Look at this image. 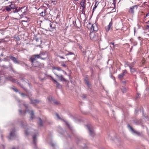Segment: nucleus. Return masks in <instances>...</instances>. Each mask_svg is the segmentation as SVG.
I'll list each match as a JSON object with an SVG mask.
<instances>
[{
	"instance_id": "1",
	"label": "nucleus",
	"mask_w": 149,
	"mask_h": 149,
	"mask_svg": "<svg viewBox=\"0 0 149 149\" xmlns=\"http://www.w3.org/2000/svg\"><path fill=\"white\" fill-rule=\"evenodd\" d=\"M90 39L93 41H96L98 40L99 37L98 34L95 32H91L90 34Z\"/></svg>"
},
{
	"instance_id": "2",
	"label": "nucleus",
	"mask_w": 149,
	"mask_h": 149,
	"mask_svg": "<svg viewBox=\"0 0 149 149\" xmlns=\"http://www.w3.org/2000/svg\"><path fill=\"white\" fill-rule=\"evenodd\" d=\"M138 8V6L136 5L131 6L130 7L128 10V12L131 14L133 15L135 11L137 10Z\"/></svg>"
},
{
	"instance_id": "3",
	"label": "nucleus",
	"mask_w": 149,
	"mask_h": 149,
	"mask_svg": "<svg viewBox=\"0 0 149 149\" xmlns=\"http://www.w3.org/2000/svg\"><path fill=\"white\" fill-rule=\"evenodd\" d=\"M40 56L38 54H35L32 55L30 58V60L32 63L33 66L34 67H36V65H35L34 64L35 61H36L37 59L40 58Z\"/></svg>"
},
{
	"instance_id": "4",
	"label": "nucleus",
	"mask_w": 149,
	"mask_h": 149,
	"mask_svg": "<svg viewBox=\"0 0 149 149\" xmlns=\"http://www.w3.org/2000/svg\"><path fill=\"white\" fill-rule=\"evenodd\" d=\"M54 74L56 76L58 79L61 81L66 82L67 80L63 77L62 75H58L55 71H53Z\"/></svg>"
},
{
	"instance_id": "5",
	"label": "nucleus",
	"mask_w": 149,
	"mask_h": 149,
	"mask_svg": "<svg viewBox=\"0 0 149 149\" xmlns=\"http://www.w3.org/2000/svg\"><path fill=\"white\" fill-rule=\"evenodd\" d=\"M122 73L119 74L118 75V78L119 79H122L124 77L125 74L127 73V71L126 70H123L122 71Z\"/></svg>"
},
{
	"instance_id": "6",
	"label": "nucleus",
	"mask_w": 149,
	"mask_h": 149,
	"mask_svg": "<svg viewBox=\"0 0 149 149\" xmlns=\"http://www.w3.org/2000/svg\"><path fill=\"white\" fill-rule=\"evenodd\" d=\"M49 76L51 78L52 80L54 81V83L56 84L57 88H61V85L58 82H57L51 76Z\"/></svg>"
},
{
	"instance_id": "7",
	"label": "nucleus",
	"mask_w": 149,
	"mask_h": 149,
	"mask_svg": "<svg viewBox=\"0 0 149 149\" xmlns=\"http://www.w3.org/2000/svg\"><path fill=\"white\" fill-rule=\"evenodd\" d=\"M86 127L89 130L90 135L91 136H93L95 134L92 127L88 125H87Z\"/></svg>"
},
{
	"instance_id": "8",
	"label": "nucleus",
	"mask_w": 149,
	"mask_h": 149,
	"mask_svg": "<svg viewBox=\"0 0 149 149\" xmlns=\"http://www.w3.org/2000/svg\"><path fill=\"white\" fill-rule=\"evenodd\" d=\"M127 126L128 128L130 129L132 133L135 134L138 136H140L141 135V134L140 132L135 130L129 125L128 124L127 125Z\"/></svg>"
},
{
	"instance_id": "9",
	"label": "nucleus",
	"mask_w": 149,
	"mask_h": 149,
	"mask_svg": "<svg viewBox=\"0 0 149 149\" xmlns=\"http://www.w3.org/2000/svg\"><path fill=\"white\" fill-rule=\"evenodd\" d=\"M23 8H24L23 7H21V8H19L18 9L16 8H15V10L13 11V12L14 13H16L21 11V12H22V13L21 14V15H23L26 12V11H22V9Z\"/></svg>"
},
{
	"instance_id": "10",
	"label": "nucleus",
	"mask_w": 149,
	"mask_h": 149,
	"mask_svg": "<svg viewBox=\"0 0 149 149\" xmlns=\"http://www.w3.org/2000/svg\"><path fill=\"white\" fill-rule=\"evenodd\" d=\"M56 117H57V118L59 120H63L65 122L66 124L67 125L68 127L69 128H70V124L65 120H64L63 118H61V117H60L58 115L57 113H56Z\"/></svg>"
},
{
	"instance_id": "11",
	"label": "nucleus",
	"mask_w": 149,
	"mask_h": 149,
	"mask_svg": "<svg viewBox=\"0 0 149 149\" xmlns=\"http://www.w3.org/2000/svg\"><path fill=\"white\" fill-rule=\"evenodd\" d=\"M91 29L94 31H97L98 30V27L96 24H93L92 25Z\"/></svg>"
},
{
	"instance_id": "12",
	"label": "nucleus",
	"mask_w": 149,
	"mask_h": 149,
	"mask_svg": "<svg viewBox=\"0 0 149 149\" xmlns=\"http://www.w3.org/2000/svg\"><path fill=\"white\" fill-rule=\"evenodd\" d=\"M15 130H13L10 133V136L8 137L9 139H12L13 138L15 137Z\"/></svg>"
},
{
	"instance_id": "13",
	"label": "nucleus",
	"mask_w": 149,
	"mask_h": 149,
	"mask_svg": "<svg viewBox=\"0 0 149 149\" xmlns=\"http://www.w3.org/2000/svg\"><path fill=\"white\" fill-rule=\"evenodd\" d=\"M9 58L12 60V61L15 63H19V62L18 61H17V58H15V57L12 56H10Z\"/></svg>"
},
{
	"instance_id": "14",
	"label": "nucleus",
	"mask_w": 149,
	"mask_h": 149,
	"mask_svg": "<svg viewBox=\"0 0 149 149\" xmlns=\"http://www.w3.org/2000/svg\"><path fill=\"white\" fill-rule=\"evenodd\" d=\"M113 23L111 21L109 23V25L105 27V29L107 31H108L110 29L111 27L112 26Z\"/></svg>"
},
{
	"instance_id": "15",
	"label": "nucleus",
	"mask_w": 149,
	"mask_h": 149,
	"mask_svg": "<svg viewBox=\"0 0 149 149\" xmlns=\"http://www.w3.org/2000/svg\"><path fill=\"white\" fill-rule=\"evenodd\" d=\"M86 0H81L80 2V4L82 8H86Z\"/></svg>"
},
{
	"instance_id": "16",
	"label": "nucleus",
	"mask_w": 149,
	"mask_h": 149,
	"mask_svg": "<svg viewBox=\"0 0 149 149\" xmlns=\"http://www.w3.org/2000/svg\"><path fill=\"white\" fill-rule=\"evenodd\" d=\"M84 81L85 82V83L86 84H87V86L88 87H90L91 86V85L89 83V82L88 81V77H86L84 79Z\"/></svg>"
},
{
	"instance_id": "17",
	"label": "nucleus",
	"mask_w": 149,
	"mask_h": 149,
	"mask_svg": "<svg viewBox=\"0 0 149 149\" xmlns=\"http://www.w3.org/2000/svg\"><path fill=\"white\" fill-rule=\"evenodd\" d=\"M52 70H56L58 71H62V70L61 68L59 67H52Z\"/></svg>"
},
{
	"instance_id": "18",
	"label": "nucleus",
	"mask_w": 149,
	"mask_h": 149,
	"mask_svg": "<svg viewBox=\"0 0 149 149\" xmlns=\"http://www.w3.org/2000/svg\"><path fill=\"white\" fill-rule=\"evenodd\" d=\"M97 2H98V1H97L95 3V5L94 6V8L93 9V11H92L93 13L95 9L97 7L98 4H99V3H97Z\"/></svg>"
},
{
	"instance_id": "19",
	"label": "nucleus",
	"mask_w": 149,
	"mask_h": 149,
	"mask_svg": "<svg viewBox=\"0 0 149 149\" xmlns=\"http://www.w3.org/2000/svg\"><path fill=\"white\" fill-rule=\"evenodd\" d=\"M39 122H38V125L40 126H41L42 125V121L40 118H38Z\"/></svg>"
},
{
	"instance_id": "20",
	"label": "nucleus",
	"mask_w": 149,
	"mask_h": 149,
	"mask_svg": "<svg viewBox=\"0 0 149 149\" xmlns=\"http://www.w3.org/2000/svg\"><path fill=\"white\" fill-rule=\"evenodd\" d=\"M33 143L36 145V135H34L33 137Z\"/></svg>"
},
{
	"instance_id": "21",
	"label": "nucleus",
	"mask_w": 149,
	"mask_h": 149,
	"mask_svg": "<svg viewBox=\"0 0 149 149\" xmlns=\"http://www.w3.org/2000/svg\"><path fill=\"white\" fill-rule=\"evenodd\" d=\"M9 6L10 7V8H11V9H14L16 8L15 5L12 3H11L9 5Z\"/></svg>"
},
{
	"instance_id": "22",
	"label": "nucleus",
	"mask_w": 149,
	"mask_h": 149,
	"mask_svg": "<svg viewBox=\"0 0 149 149\" xmlns=\"http://www.w3.org/2000/svg\"><path fill=\"white\" fill-rule=\"evenodd\" d=\"M10 7L9 6H6L5 7V9L6 10L8 11V12H10V11L11 10V9L10 8Z\"/></svg>"
},
{
	"instance_id": "23",
	"label": "nucleus",
	"mask_w": 149,
	"mask_h": 149,
	"mask_svg": "<svg viewBox=\"0 0 149 149\" xmlns=\"http://www.w3.org/2000/svg\"><path fill=\"white\" fill-rule=\"evenodd\" d=\"M31 118L33 119L34 118V113L33 111H32L30 113Z\"/></svg>"
},
{
	"instance_id": "24",
	"label": "nucleus",
	"mask_w": 149,
	"mask_h": 149,
	"mask_svg": "<svg viewBox=\"0 0 149 149\" xmlns=\"http://www.w3.org/2000/svg\"><path fill=\"white\" fill-rule=\"evenodd\" d=\"M14 38L15 39V41H18L20 40V38L18 36H15Z\"/></svg>"
},
{
	"instance_id": "25",
	"label": "nucleus",
	"mask_w": 149,
	"mask_h": 149,
	"mask_svg": "<svg viewBox=\"0 0 149 149\" xmlns=\"http://www.w3.org/2000/svg\"><path fill=\"white\" fill-rule=\"evenodd\" d=\"M44 12H42L40 13V16H44L45 15V13L46 12V11L45 10H44Z\"/></svg>"
},
{
	"instance_id": "26",
	"label": "nucleus",
	"mask_w": 149,
	"mask_h": 149,
	"mask_svg": "<svg viewBox=\"0 0 149 149\" xmlns=\"http://www.w3.org/2000/svg\"><path fill=\"white\" fill-rule=\"evenodd\" d=\"M130 71L132 73H134L136 71V69L134 68H130Z\"/></svg>"
},
{
	"instance_id": "27",
	"label": "nucleus",
	"mask_w": 149,
	"mask_h": 149,
	"mask_svg": "<svg viewBox=\"0 0 149 149\" xmlns=\"http://www.w3.org/2000/svg\"><path fill=\"white\" fill-rule=\"evenodd\" d=\"M121 90L123 93H126L127 91V89L123 87H122Z\"/></svg>"
},
{
	"instance_id": "28",
	"label": "nucleus",
	"mask_w": 149,
	"mask_h": 149,
	"mask_svg": "<svg viewBox=\"0 0 149 149\" xmlns=\"http://www.w3.org/2000/svg\"><path fill=\"white\" fill-rule=\"evenodd\" d=\"M24 106L25 107L26 109V111H25L24 112V114L25 113L26 111H27V112H28L29 110L28 109V105L27 104H24Z\"/></svg>"
},
{
	"instance_id": "29",
	"label": "nucleus",
	"mask_w": 149,
	"mask_h": 149,
	"mask_svg": "<svg viewBox=\"0 0 149 149\" xmlns=\"http://www.w3.org/2000/svg\"><path fill=\"white\" fill-rule=\"evenodd\" d=\"M135 63L134 62L130 63V68H132L134 66Z\"/></svg>"
},
{
	"instance_id": "30",
	"label": "nucleus",
	"mask_w": 149,
	"mask_h": 149,
	"mask_svg": "<svg viewBox=\"0 0 149 149\" xmlns=\"http://www.w3.org/2000/svg\"><path fill=\"white\" fill-rule=\"evenodd\" d=\"M31 102L32 104H34L38 103L39 102V101L37 100H31Z\"/></svg>"
},
{
	"instance_id": "31",
	"label": "nucleus",
	"mask_w": 149,
	"mask_h": 149,
	"mask_svg": "<svg viewBox=\"0 0 149 149\" xmlns=\"http://www.w3.org/2000/svg\"><path fill=\"white\" fill-rule=\"evenodd\" d=\"M130 63L129 62H127L125 63V67H126V66H128L130 67Z\"/></svg>"
},
{
	"instance_id": "32",
	"label": "nucleus",
	"mask_w": 149,
	"mask_h": 149,
	"mask_svg": "<svg viewBox=\"0 0 149 149\" xmlns=\"http://www.w3.org/2000/svg\"><path fill=\"white\" fill-rule=\"evenodd\" d=\"M53 23L52 22H51L49 24L50 26L52 29H54L55 28L54 26H53Z\"/></svg>"
},
{
	"instance_id": "33",
	"label": "nucleus",
	"mask_w": 149,
	"mask_h": 149,
	"mask_svg": "<svg viewBox=\"0 0 149 149\" xmlns=\"http://www.w3.org/2000/svg\"><path fill=\"white\" fill-rule=\"evenodd\" d=\"M86 8H82V9L81 10L82 13L84 15H85V9Z\"/></svg>"
},
{
	"instance_id": "34",
	"label": "nucleus",
	"mask_w": 149,
	"mask_h": 149,
	"mask_svg": "<svg viewBox=\"0 0 149 149\" xmlns=\"http://www.w3.org/2000/svg\"><path fill=\"white\" fill-rule=\"evenodd\" d=\"M47 99L49 101V102H51L53 100L52 97V96H49V97H48Z\"/></svg>"
},
{
	"instance_id": "35",
	"label": "nucleus",
	"mask_w": 149,
	"mask_h": 149,
	"mask_svg": "<svg viewBox=\"0 0 149 149\" xmlns=\"http://www.w3.org/2000/svg\"><path fill=\"white\" fill-rule=\"evenodd\" d=\"M38 55L39 56H40V57H41V56H42L45 55V53L44 52H42L40 53V54Z\"/></svg>"
},
{
	"instance_id": "36",
	"label": "nucleus",
	"mask_w": 149,
	"mask_h": 149,
	"mask_svg": "<svg viewBox=\"0 0 149 149\" xmlns=\"http://www.w3.org/2000/svg\"><path fill=\"white\" fill-rule=\"evenodd\" d=\"M47 57V56L46 57H42V56H41V57H40V58L41 59L45 60Z\"/></svg>"
},
{
	"instance_id": "37",
	"label": "nucleus",
	"mask_w": 149,
	"mask_h": 149,
	"mask_svg": "<svg viewBox=\"0 0 149 149\" xmlns=\"http://www.w3.org/2000/svg\"><path fill=\"white\" fill-rule=\"evenodd\" d=\"M25 134L26 135H28L29 134V133L27 132V130H25Z\"/></svg>"
},
{
	"instance_id": "38",
	"label": "nucleus",
	"mask_w": 149,
	"mask_h": 149,
	"mask_svg": "<svg viewBox=\"0 0 149 149\" xmlns=\"http://www.w3.org/2000/svg\"><path fill=\"white\" fill-rule=\"evenodd\" d=\"M12 81L13 82L16 83L17 82V80L14 79H12Z\"/></svg>"
},
{
	"instance_id": "39",
	"label": "nucleus",
	"mask_w": 149,
	"mask_h": 149,
	"mask_svg": "<svg viewBox=\"0 0 149 149\" xmlns=\"http://www.w3.org/2000/svg\"><path fill=\"white\" fill-rule=\"evenodd\" d=\"M149 29V25H147L145 27L146 29Z\"/></svg>"
},
{
	"instance_id": "40",
	"label": "nucleus",
	"mask_w": 149,
	"mask_h": 149,
	"mask_svg": "<svg viewBox=\"0 0 149 149\" xmlns=\"http://www.w3.org/2000/svg\"><path fill=\"white\" fill-rule=\"evenodd\" d=\"M73 54L72 52H69V53L66 54V55L67 56V55H72V54Z\"/></svg>"
},
{
	"instance_id": "41",
	"label": "nucleus",
	"mask_w": 149,
	"mask_h": 149,
	"mask_svg": "<svg viewBox=\"0 0 149 149\" xmlns=\"http://www.w3.org/2000/svg\"><path fill=\"white\" fill-rule=\"evenodd\" d=\"M121 82L124 85H125L126 84V81H122Z\"/></svg>"
},
{
	"instance_id": "42",
	"label": "nucleus",
	"mask_w": 149,
	"mask_h": 149,
	"mask_svg": "<svg viewBox=\"0 0 149 149\" xmlns=\"http://www.w3.org/2000/svg\"><path fill=\"white\" fill-rule=\"evenodd\" d=\"M13 90L16 92H18V90L16 88H13Z\"/></svg>"
},
{
	"instance_id": "43",
	"label": "nucleus",
	"mask_w": 149,
	"mask_h": 149,
	"mask_svg": "<svg viewBox=\"0 0 149 149\" xmlns=\"http://www.w3.org/2000/svg\"><path fill=\"white\" fill-rule=\"evenodd\" d=\"M140 95L139 94H137V95L135 98V99L136 100L137 99L138 97L139 96V95Z\"/></svg>"
},
{
	"instance_id": "44",
	"label": "nucleus",
	"mask_w": 149,
	"mask_h": 149,
	"mask_svg": "<svg viewBox=\"0 0 149 149\" xmlns=\"http://www.w3.org/2000/svg\"><path fill=\"white\" fill-rule=\"evenodd\" d=\"M110 45H113V47H114L115 45H114V43L113 42H111L110 44Z\"/></svg>"
},
{
	"instance_id": "45",
	"label": "nucleus",
	"mask_w": 149,
	"mask_h": 149,
	"mask_svg": "<svg viewBox=\"0 0 149 149\" xmlns=\"http://www.w3.org/2000/svg\"><path fill=\"white\" fill-rule=\"evenodd\" d=\"M62 66H63V67H66V65L64 63H63L62 64Z\"/></svg>"
},
{
	"instance_id": "46",
	"label": "nucleus",
	"mask_w": 149,
	"mask_h": 149,
	"mask_svg": "<svg viewBox=\"0 0 149 149\" xmlns=\"http://www.w3.org/2000/svg\"><path fill=\"white\" fill-rule=\"evenodd\" d=\"M51 146L52 147H53L54 148H55V146H56V145L55 144H54V143H52L51 144Z\"/></svg>"
},
{
	"instance_id": "47",
	"label": "nucleus",
	"mask_w": 149,
	"mask_h": 149,
	"mask_svg": "<svg viewBox=\"0 0 149 149\" xmlns=\"http://www.w3.org/2000/svg\"><path fill=\"white\" fill-rule=\"evenodd\" d=\"M25 124V123L24 122H22L21 123V125L22 127H23Z\"/></svg>"
},
{
	"instance_id": "48",
	"label": "nucleus",
	"mask_w": 149,
	"mask_h": 149,
	"mask_svg": "<svg viewBox=\"0 0 149 149\" xmlns=\"http://www.w3.org/2000/svg\"><path fill=\"white\" fill-rule=\"evenodd\" d=\"M82 97L83 98H85L86 97V95L84 94L83 95Z\"/></svg>"
},
{
	"instance_id": "49",
	"label": "nucleus",
	"mask_w": 149,
	"mask_h": 149,
	"mask_svg": "<svg viewBox=\"0 0 149 149\" xmlns=\"http://www.w3.org/2000/svg\"><path fill=\"white\" fill-rule=\"evenodd\" d=\"M73 1V2L74 3H75V2H76L77 1H78L79 0H72Z\"/></svg>"
},
{
	"instance_id": "50",
	"label": "nucleus",
	"mask_w": 149,
	"mask_h": 149,
	"mask_svg": "<svg viewBox=\"0 0 149 149\" xmlns=\"http://www.w3.org/2000/svg\"><path fill=\"white\" fill-rule=\"evenodd\" d=\"M4 40V39H0V43H1V42H3Z\"/></svg>"
},
{
	"instance_id": "51",
	"label": "nucleus",
	"mask_w": 149,
	"mask_h": 149,
	"mask_svg": "<svg viewBox=\"0 0 149 149\" xmlns=\"http://www.w3.org/2000/svg\"><path fill=\"white\" fill-rule=\"evenodd\" d=\"M59 57L61 58H62V59H64V58L62 56H59Z\"/></svg>"
},
{
	"instance_id": "52",
	"label": "nucleus",
	"mask_w": 149,
	"mask_h": 149,
	"mask_svg": "<svg viewBox=\"0 0 149 149\" xmlns=\"http://www.w3.org/2000/svg\"><path fill=\"white\" fill-rule=\"evenodd\" d=\"M62 71H63V73L65 74H67V73H66V72L65 71H64V70H62Z\"/></svg>"
},
{
	"instance_id": "53",
	"label": "nucleus",
	"mask_w": 149,
	"mask_h": 149,
	"mask_svg": "<svg viewBox=\"0 0 149 149\" xmlns=\"http://www.w3.org/2000/svg\"><path fill=\"white\" fill-rule=\"evenodd\" d=\"M20 94H21V95L22 96H24L25 95L23 93H21Z\"/></svg>"
},
{
	"instance_id": "54",
	"label": "nucleus",
	"mask_w": 149,
	"mask_h": 149,
	"mask_svg": "<svg viewBox=\"0 0 149 149\" xmlns=\"http://www.w3.org/2000/svg\"><path fill=\"white\" fill-rule=\"evenodd\" d=\"M149 16V12L147 14H146V17H148V16Z\"/></svg>"
},
{
	"instance_id": "55",
	"label": "nucleus",
	"mask_w": 149,
	"mask_h": 149,
	"mask_svg": "<svg viewBox=\"0 0 149 149\" xmlns=\"http://www.w3.org/2000/svg\"><path fill=\"white\" fill-rule=\"evenodd\" d=\"M54 103L56 104H58L59 103L58 102H54Z\"/></svg>"
},
{
	"instance_id": "56",
	"label": "nucleus",
	"mask_w": 149,
	"mask_h": 149,
	"mask_svg": "<svg viewBox=\"0 0 149 149\" xmlns=\"http://www.w3.org/2000/svg\"><path fill=\"white\" fill-rule=\"evenodd\" d=\"M52 1L53 2H55V1H56V0H52Z\"/></svg>"
},
{
	"instance_id": "57",
	"label": "nucleus",
	"mask_w": 149,
	"mask_h": 149,
	"mask_svg": "<svg viewBox=\"0 0 149 149\" xmlns=\"http://www.w3.org/2000/svg\"><path fill=\"white\" fill-rule=\"evenodd\" d=\"M19 112L21 114L22 113V110H19Z\"/></svg>"
},
{
	"instance_id": "58",
	"label": "nucleus",
	"mask_w": 149,
	"mask_h": 149,
	"mask_svg": "<svg viewBox=\"0 0 149 149\" xmlns=\"http://www.w3.org/2000/svg\"><path fill=\"white\" fill-rule=\"evenodd\" d=\"M2 146H3V148H5V146L3 145Z\"/></svg>"
},
{
	"instance_id": "59",
	"label": "nucleus",
	"mask_w": 149,
	"mask_h": 149,
	"mask_svg": "<svg viewBox=\"0 0 149 149\" xmlns=\"http://www.w3.org/2000/svg\"><path fill=\"white\" fill-rule=\"evenodd\" d=\"M113 3L114 4H115V3H116V2H115V1H114H114H113Z\"/></svg>"
},
{
	"instance_id": "60",
	"label": "nucleus",
	"mask_w": 149,
	"mask_h": 149,
	"mask_svg": "<svg viewBox=\"0 0 149 149\" xmlns=\"http://www.w3.org/2000/svg\"><path fill=\"white\" fill-rule=\"evenodd\" d=\"M134 32H135V28H134Z\"/></svg>"
},
{
	"instance_id": "61",
	"label": "nucleus",
	"mask_w": 149,
	"mask_h": 149,
	"mask_svg": "<svg viewBox=\"0 0 149 149\" xmlns=\"http://www.w3.org/2000/svg\"><path fill=\"white\" fill-rule=\"evenodd\" d=\"M1 138H2V135H1Z\"/></svg>"
},
{
	"instance_id": "62",
	"label": "nucleus",
	"mask_w": 149,
	"mask_h": 149,
	"mask_svg": "<svg viewBox=\"0 0 149 149\" xmlns=\"http://www.w3.org/2000/svg\"><path fill=\"white\" fill-rule=\"evenodd\" d=\"M12 149H15V148H13Z\"/></svg>"
},
{
	"instance_id": "63",
	"label": "nucleus",
	"mask_w": 149,
	"mask_h": 149,
	"mask_svg": "<svg viewBox=\"0 0 149 149\" xmlns=\"http://www.w3.org/2000/svg\"><path fill=\"white\" fill-rule=\"evenodd\" d=\"M8 1V0H6V1Z\"/></svg>"
},
{
	"instance_id": "64",
	"label": "nucleus",
	"mask_w": 149,
	"mask_h": 149,
	"mask_svg": "<svg viewBox=\"0 0 149 149\" xmlns=\"http://www.w3.org/2000/svg\"><path fill=\"white\" fill-rule=\"evenodd\" d=\"M149 22V21L148 22V23Z\"/></svg>"
}]
</instances>
